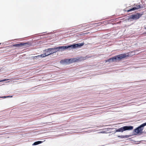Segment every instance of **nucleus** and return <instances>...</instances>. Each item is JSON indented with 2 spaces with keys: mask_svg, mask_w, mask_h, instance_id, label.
<instances>
[{
  "mask_svg": "<svg viewBox=\"0 0 146 146\" xmlns=\"http://www.w3.org/2000/svg\"><path fill=\"white\" fill-rule=\"evenodd\" d=\"M84 44V43H79L73 44L71 45L66 46H56L54 48H48L44 50L45 52L47 53L48 56L55 53L57 52L60 50L61 51H64L66 49L69 48L70 49L75 48L78 47L82 46Z\"/></svg>",
  "mask_w": 146,
  "mask_h": 146,
  "instance_id": "f257e3e1",
  "label": "nucleus"
},
{
  "mask_svg": "<svg viewBox=\"0 0 146 146\" xmlns=\"http://www.w3.org/2000/svg\"><path fill=\"white\" fill-rule=\"evenodd\" d=\"M133 127L132 126H125L120 127L116 130V132H123L126 130H130L133 129Z\"/></svg>",
  "mask_w": 146,
  "mask_h": 146,
  "instance_id": "f03ea898",
  "label": "nucleus"
},
{
  "mask_svg": "<svg viewBox=\"0 0 146 146\" xmlns=\"http://www.w3.org/2000/svg\"><path fill=\"white\" fill-rule=\"evenodd\" d=\"M145 126L144 123L142 124L140 126H139L137 128L134 130V131L136 134L141 133L142 132L143 129V127Z\"/></svg>",
  "mask_w": 146,
  "mask_h": 146,
  "instance_id": "7ed1b4c3",
  "label": "nucleus"
},
{
  "mask_svg": "<svg viewBox=\"0 0 146 146\" xmlns=\"http://www.w3.org/2000/svg\"><path fill=\"white\" fill-rule=\"evenodd\" d=\"M78 59H77L76 58H72L70 59H66L64 60H61V62H65L66 63H72L73 62H76L78 61Z\"/></svg>",
  "mask_w": 146,
  "mask_h": 146,
  "instance_id": "20e7f679",
  "label": "nucleus"
},
{
  "mask_svg": "<svg viewBox=\"0 0 146 146\" xmlns=\"http://www.w3.org/2000/svg\"><path fill=\"white\" fill-rule=\"evenodd\" d=\"M142 15V14H140L139 13H137L135 15H132L131 18L133 19H137L140 17Z\"/></svg>",
  "mask_w": 146,
  "mask_h": 146,
  "instance_id": "39448f33",
  "label": "nucleus"
},
{
  "mask_svg": "<svg viewBox=\"0 0 146 146\" xmlns=\"http://www.w3.org/2000/svg\"><path fill=\"white\" fill-rule=\"evenodd\" d=\"M141 5H136V7H134L133 8L127 10V12H129L135 10L136 9H139L140 8H142L141 6Z\"/></svg>",
  "mask_w": 146,
  "mask_h": 146,
  "instance_id": "423d86ee",
  "label": "nucleus"
},
{
  "mask_svg": "<svg viewBox=\"0 0 146 146\" xmlns=\"http://www.w3.org/2000/svg\"><path fill=\"white\" fill-rule=\"evenodd\" d=\"M28 43H20L18 44H16L13 45V46L15 47H18L20 46H26L28 45Z\"/></svg>",
  "mask_w": 146,
  "mask_h": 146,
  "instance_id": "0eeeda50",
  "label": "nucleus"
},
{
  "mask_svg": "<svg viewBox=\"0 0 146 146\" xmlns=\"http://www.w3.org/2000/svg\"><path fill=\"white\" fill-rule=\"evenodd\" d=\"M118 56H119L120 57V58H121V59L123 58H126V57L129 56V55H126V54H122L118 55Z\"/></svg>",
  "mask_w": 146,
  "mask_h": 146,
  "instance_id": "6e6552de",
  "label": "nucleus"
},
{
  "mask_svg": "<svg viewBox=\"0 0 146 146\" xmlns=\"http://www.w3.org/2000/svg\"><path fill=\"white\" fill-rule=\"evenodd\" d=\"M119 56H118V55L116 56L113 57L114 61H120L121 60Z\"/></svg>",
  "mask_w": 146,
  "mask_h": 146,
  "instance_id": "1a4fd4ad",
  "label": "nucleus"
},
{
  "mask_svg": "<svg viewBox=\"0 0 146 146\" xmlns=\"http://www.w3.org/2000/svg\"><path fill=\"white\" fill-rule=\"evenodd\" d=\"M39 56H40V57H41L42 58H43L44 57H45L48 56V55H47V53L45 52V53L39 55Z\"/></svg>",
  "mask_w": 146,
  "mask_h": 146,
  "instance_id": "9d476101",
  "label": "nucleus"
},
{
  "mask_svg": "<svg viewBox=\"0 0 146 146\" xmlns=\"http://www.w3.org/2000/svg\"><path fill=\"white\" fill-rule=\"evenodd\" d=\"M42 142V141H38L35 142L33 144V145H36L40 144Z\"/></svg>",
  "mask_w": 146,
  "mask_h": 146,
  "instance_id": "9b49d317",
  "label": "nucleus"
},
{
  "mask_svg": "<svg viewBox=\"0 0 146 146\" xmlns=\"http://www.w3.org/2000/svg\"><path fill=\"white\" fill-rule=\"evenodd\" d=\"M110 61L114 62L113 57L110 58H109L108 60L106 61V62Z\"/></svg>",
  "mask_w": 146,
  "mask_h": 146,
  "instance_id": "f8f14e48",
  "label": "nucleus"
},
{
  "mask_svg": "<svg viewBox=\"0 0 146 146\" xmlns=\"http://www.w3.org/2000/svg\"><path fill=\"white\" fill-rule=\"evenodd\" d=\"M33 57L34 59H37L40 58V56L38 55L36 56H34Z\"/></svg>",
  "mask_w": 146,
  "mask_h": 146,
  "instance_id": "ddd939ff",
  "label": "nucleus"
},
{
  "mask_svg": "<svg viewBox=\"0 0 146 146\" xmlns=\"http://www.w3.org/2000/svg\"><path fill=\"white\" fill-rule=\"evenodd\" d=\"M9 79H5L2 80L0 81V82H3V81H7Z\"/></svg>",
  "mask_w": 146,
  "mask_h": 146,
  "instance_id": "4468645a",
  "label": "nucleus"
},
{
  "mask_svg": "<svg viewBox=\"0 0 146 146\" xmlns=\"http://www.w3.org/2000/svg\"><path fill=\"white\" fill-rule=\"evenodd\" d=\"M9 96H3L2 97H1L0 98H8L9 97Z\"/></svg>",
  "mask_w": 146,
  "mask_h": 146,
  "instance_id": "2eb2a0df",
  "label": "nucleus"
},
{
  "mask_svg": "<svg viewBox=\"0 0 146 146\" xmlns=\"http://www.w3.org/2000/svg\"><path fill=\"white\" fill-rule=\"evenodd\" d=\"M119 137H120L121 138H124L125 137V136L123 135H121V136H118Z\"/></svg>",
  "mask_w": 146,
  "mask_h": 146,
  "instance_id": "dca6fc26",
  "label": "nucleus"
},
{
  "mask_svg": "<svg viewBox=\"0 0 146 146\" xmlns=\"http://www.w3.org/2000/svg\"><path fill=\"white\" fill-rule=\"evenodd\" d=\"M143 123L144 124V125H145V126L146 125V123Z\"/></svg>",
  "mask_w": 146,
  "mask_h": 146,
  "instance_id": "f3484780",
  "label": "nucleus"
},
{
  "mask_svg": "<svg viewBox=\"0 0 146 146\" xmlns=\"http://www.w3.org/2000/svg\"><path fill=\"white\" fill-rule=\"evenodd\" d=\"M84 34H87V33H84Z\"/></svg>",
  "mask_w": 146,
  "mask_h": 146,
  "instance_id": "a211bd4d",
  "label": "nucleus"
},
{
  "mask_svg": "<svg viewBox=\"0 0 146 146\" xmlns=\"http://www.w3.org/2000/svg\"><path fill=\"white\" fill-rule=\"evenodd\" d=\"M1 44V43H0V44Z\"/></svg>",
  "mask_w": 146,
  "mask_h": 146,
  "instance_id": "6ab92c4d",
  "label": "nucleus"
}]
</instances>
